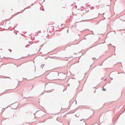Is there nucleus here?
I'll return each instance as SVG.
<instances>
[{"mask_svg": "<svg viewBox=\"0 0 125 125\" xmlns=\"http://www.w3.org/2000/svg\"><path fill=\"white\" fill-rule=\"evenodd\" d=\"M106 90V89H104V88H103V90L104 91H105Z\"/></svg>", "mask_w": 125, "mask_h": 125, "instance_id": "1", "label": "nucleus"}, {"mask_svg": "<svg viewBox=\"0 0 125 125\" xmlns=\"http://www.w3.org/2000/svg\"><path fill=\"white\" fill-rule=\"evenodd\" d=\"M16 59V60H17V59Z\"/></svg>", "mask_w": 125, "mask_h": 125, "instance_id": "2", "label": "nucleus"}]
</instances>
